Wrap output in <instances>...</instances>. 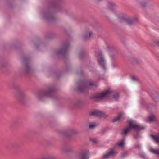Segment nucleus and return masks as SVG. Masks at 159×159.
<instances>
[{"instance_id":"obj_5","label":"nucleus","mask_w":159,"mask_h":159,"mask_svg":"<svg viewBox=\"0 0 159 159\" xmlns=\"http://www.w3.org/2000/svg\"><path fill=\"white\" fill-rule=\"evenodd\" d=\"M116 153V152L114 149H111L104 154L102 155V157L104 159H107L112 156Z\"/></svg>"},{"instance_id":"obj_21","label":"nucleus","mask_w":159,"mask_h":159,"mask_svg":"<svg viewBox=\"0 0 159 159\" xmlns=\"http://www.w3.org/2000/svg\"><path fill=\"white\" fill-rule=\"evenodd\" d=\"M42 159H50V157H45Z\"/></svg>"},{"instance_id":"obj_2","label":"nucleus","mask_w":159,"mask_h":159,"mask_svg":"<svg viewBox=\"0 0 159 159\" xmlns=\"http://www.w3.org/2000/svg\"><path fill=\"white\" fill-rule=\"evenodd\" d=\"M111 94H113V98L116 100H117L118 98V94L116 93L114 94L113 92L110 89H109L102 93L96 94L94 96V98L101 99Z\"/></svg>"},{"instance_id":"obj_3","label":"nucleus","mask_w":159,"mask_h":159,"mask_svg":"<svg viewBox=\"0 0 159 159\" xmlns=\"http://www.w3.org/2000/svg\"><path fill=\"white\" fill-rule=\"evenodd\" d=\"M96 55L97 57L98 62L100 66L104 70L106 68V61L104 58L101 51H99L96 53Z\"/></svg>"},{"instance_id":"obj_18","label":"nucleus","mask_w":159,"mask_h":159,"mask_svg":"<svg viewBox=\"0 0 159 159\" xmlns=\"http://www.w3.org/2000/svg\"><path fill=\"white\" fill-rule=\"evenodd\" d=\"M90 140L91 141H92V142L96 143L97 142V140L96 139H90Z\"/></svg>"},{"instance_id":"obj_16","label":"nucleus","mask_w":159,"mask_h":159,"mask_svg":"<svg viewBox=\"0 0 159 159\" xmlns=\"http://www.w3.org/2000/svg\"><path fill=\"white\" fill-rule=\"evenodd\" d=\"M114 5V3L112 2H110L108 3V7L110 8H112Z\"/></svg>"},{"instance_id":"obj_23","label":"nucleus","mask_w":159,"mask_h":159,"mask_svg":"<svg viewBox=\"0 0 159 159\" xmlns=\"http://www.w3.org/2000/svg\"><path fill=\"white\" fill-rule=\"evenodd\" d=\"M29 67L28 66H27V68H26V70H27V71H29Z\"/></svg>"},{"instance_id":"obj_11","label":"nucleus","mask_w":159,"mask_h":159,"mask_svg":"<svg viewBox=\"0 0 159 159\" xmlns=\"http://www.w3.org/2000/svg\"><path fill=\"white\" fill-rule=\"evenodd\" d=\"M155 117L153 115H151L146 119V121L148 122H151L155 120Z\"/></svg>"},{"instance_id":"obj_20","label":"nucleus","mask_w":159,"mask_h":159,"mask_svg":"<svg viewBox=\"0 0 159 159\" xmlns=\"http://www.w3.org/2000/svg\"><path fill=\"white\" fill-rule=\"evenodd\" d=\"M65 52L64 51L63 52L62 51H59L58 52V54H63Z\"/></svg>"},{"instance_id":"obj_22","label":"nucleus","mask_w":159,"mask_h":159,"mask_svg":"<svg viewBox=\"0 0 159 159\" xmlns=\"http://www.w3.org/2000/svg\"><path fill=\"white\" fill-rule=\"evenodd\" d=\"M156 44V45L159 46V39L157 40V41Z\"/></svg>"},{"instance_id":"obj_19","label":"nucleus","mask_w":159,"mask_h":159,"mask_svg":"<svg viewBox=\"0 0 159 159\" xmlns=\"http://www.w3.org/2000/svg\"><path fill=\"white\" fill-rule=\"evenodd\" d=\"M93 36V34L92 32H90L89 33V38L92 37Z\"/></svg>"},{"instance_id":"obj_9","label":"nucleus","mask_w":159,"mask_h":159,"mask_svg":"<svg viewBox=\"0 0 159 159\" xmlns=\"http://www.w3.org/2000/svg\"><path fill=\"white\" fill-rule=\"evenodd\" d=\"M123 118V114L120 113L119 114L118 116L114 118L113 120L114 122L120 121Z\"/></svg>"},{"instance_id":"obj_8","label":"nucleus","mask_w":159,"mask_h":159,"mask_svg":"<svg viewBox=\"0 0 159 159\" xmlns=\"http://www.w3.org/2000/svg\"><path fill=\"white\" fill-rule=\"evenodd\" d=\"M91 115L92 116H102V113L100 111L95 110L92 111L91 113Z\"/></svg>"},{"instance_id":"obj_10","label":"nucleus","mask_w":159,"mask_h":159,"mask_svg":"<svg viewBox=\"0 0 159 159\" xmlns=\"http://www.w3.org/2000/svg\"><path fill=\"white\" fill-rule=\"evenodd\" d=\"M53 90L52 89H50L48 92L44 91L42 93V95L44 96H50L52 93Z\"/></svg>"},{"instance_id":"obj_7","label":"nucleus","mask_w":159,"mask_h":159,"mask_svg":"<svg viewBox=\"0 0 159 159\" xmlns=\"http://www.w3.org/2000/svg\"><path fill=\"white\" fill-rule=\"evenodd\" d=\"M89 153L88 151L83 152L79 155V159H88Z\"/></svg>"},{"instance_id":"obj_13","label":"nucleus","mask_w":159,"mask_h":159,"mask_svg":"<svg viewBox=\"0 0 159 159\" xmlns=\"http://www.w3.org/2000/svg\"><path fill=\"white\" fill-rule=\"evenodd\" d=\"M149 149L151 152L154 154H159V149L155 150L152 148H150Z\"/></svg>"},{"instance_id":"obj_14","label":"nucleus","mask_w":159,"mask_h":159,"mask_svg":"<svg viewBox=\"0 0 159 159\" xmlns=\"http://www.w3.org/2000/svg\"><path fill=\"white\" fill-rule=\"evenodd\" d=\"M125 140L124 139H122L119 142L117 143V145L120 147H122L125 143Z\"/></svg>"},{"instance_id":"obj_6","label":"nucleus","mask_w":159,"mask_h":159,"mask_svg":"<svg viewBox=\"0 0 159 159\" xmlns=\"http://www.w3.org/2000/svg\"><path fill=\"white\" fill-rule=\"evenodd\" d=\"M120 21L121 22H126L129 24H131L133 22V20L131 19L125 15H123L121 17Z\"/></svg>"},{"instance_id":"obj_1","label":"nucleus","mask_w":159,"mask_h":159,"mask_svg":"<svg viewBox=\"0 0 159 159\" xmlns=\"http://www.w3.org/2000/svg\"><path fill=\"white\" fill-rule=\"evenodd\" d=\"M128 123L129 125L122 130V134H126L132 129L138 130L144 129L143 126L133 120H129L128 121Z\"/></svg>"},{"instance_id":"obj_4","label":"nucleus","mask_w":159,"mask_h":159,"mask_svg":"<svg viewBox=\"0 0 159 159\" xmlns=\"http://www.w3.org/2000/svg\"><path fill=\"white\" fill-rule=\"evenodd\" d=\"M88 83L86 82L81 81L78 84V90L79 92H84L87 90L88 88L87 87Z\"/></svg>"},{"instance_id":"obj_25","label":"nucleus","mask_w":159,"mask_h":159,"mask_svg":"<svg viewBox=\"0 0 159 159\" xmlns=\"http://www.w3.org/2000/svg\"><path fill=\"white\" fill-rule=\"evenodd\" d=\"M134 138H137V137H136L135 136V137H134Z\"/></svg>"},{"instance_id":"obj_12","label":"nucleus","mask_w":159,"mask_h":159,"mask_svg":"<svg viewBox=\"0 0 159 159\" xmlns=\"http://www.w3.org/2000/svg\"><path fill=\"white\" fill-rule=\"evenodd\" d=\"M152 138L157 143L159 142V134L155 135H151Z\"/></svg>"},{"instance_id":"obj_24","label":"nucleus","mask_w":159,"mask_h":159,"mask_svg":"<svg viewBox=\"0 0 159 159\" xmlns=\"http://www.w3.org/2000/svg\"><path fill=\"white\" fill-rule=\"evenodd\" d=\"M132 79L133 80L134 79V77H132Z\"/></svg>"},{"instance_id":"obj_17","label":"nucleus","mask_w":159,"mask_h":159,"mask_svg":"<svg viewBox=\"0 0 159 159\" xmlns=\"http://www.w3.org/2000/svg\"><path fill=\"white\" fill-rule=\"evenodd\" d=\"M95 85L94 84L92 81H90L89 82V88H91L92 86H94Z\"/></svg>"},{"instance_id":"obj_15","label":"nucleus","mask_w":159,"mask_h":159,"mask_svg":"<svg viewBox=\"0 0 159 159\" xmlns=\"http://www.w3.org/2000/svg\"><path fill=\"white\" fill-rule=\"evenodd\" d=\"M97 126V125L95 123L91 122L89 124V127L90 129H93Z\"/></svg>"}]
</instances>
